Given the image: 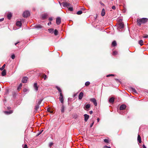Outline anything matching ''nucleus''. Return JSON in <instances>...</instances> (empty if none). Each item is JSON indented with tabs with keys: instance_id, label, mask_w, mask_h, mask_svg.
I'll use <instances>...</instances> for the list:
<instances>
[{
	"instance_id": "obj_1",
	"label": "nucleus",
	"mask_w": 148,
	"mask_h": 148,
	"mask_svg": "<svg viewBox=\"0 0 148 148\" xmlns=\"http://www.w3.org/2000/svg\"><path fill=\"white\" fill-rule=\"evenodd\" d=\"M148 19L146 18H142L137 19V24L138 25H140L142 24L145 23L148 21Z\"/></svg>"
},
{
	"instance_id": "obj_2",
	"label": "nucleus",
	"mask_w": 148,
	"mask_h": 148,
	"mask_svg": "<svg viewBox=\"0 0 148 148\" xmlns=\"http://www.w3.org/2000/svg\"><path fill=\"white\" fill-rule=\"evenodd\" d=\"M59 3L61 6L62 5L64 7L68 8V7L71 6V4L66 2H63L62 3L59 2Z\"/></svg>"
},
{
	"instance_id": "obj_3",
	"label": "nucleus",
	"mask_w": 148,
	"mask_h": 148,
	"mask_svg": "<svg viewBox=\"0 0 148 148\" xmlns=\"http://www.w3.org/2000/svg\"><path fill=\"white\" fill-rule=\"evenodd\" d=\"M30 15L29 12L28 11H26L24 12L23 14V16L24 17L27 18Z\"/></svg>"
},
{
	"instance_id": "obj_4",
	"label": "nucleus",
	"mask_w": 148,
	"mask_h": 148,
	"mask_svg": "<svg viewBox=\"0 0 148 148\" xmlns=\"http://www.w3.org/2000/svg\"><path fill=\"white\" fill-rule=\"evenodd\" d=\"M60 97H59V100L62 103H64V99L63 98V95H62V92H61L60 93Z\"/></svg>"
},
{
	"instance_id": "obj_5",
	"label": "nucleus",
	"mask_w": 148,
	"mask_h": 148,
	"mask_svg": "<svg viewBox=\"0 0 148 148\" xmlns=\"http://www.w3.org/2000/svg\"><path fill=\"white\" fill-rule=\"evenodd\" d=\"M90 101L94 103V105L95 106H97V102L96 100L94 98H91L90 99Z\"/></svg>"
},
{
	"instance_id": "obj_6",
	"label": "nucleus",
	"mask_w": 148,
	"mask_h": 148,
	"mask_svg": "<svg viewBox=\"0 0 148 148\" xmlns=\"http://www.w3.org/2000/svg\"><path fill=\"white\" fill-rule=\"evenodd\" d=\"M61 22V19L60 17H58L56 19V23L57 25H59Z\"/></svg>"
},
{
	"instance_id": "obj_7",
	"label": "nucleus",
	"mask_w": 148,
	"mask_h": 148,
	"mask_svg": "<svg viewBox=\"0 0 148 148\" xmlns=\"http://www.w3.org/2000/svg\"><path fill=\"white\" fill-rule=\"evenodd\" d=\"M28 78L27 77H24L22 80V82L23 83H26L27 81Z\"/></svg>"
},
{
	"instance_id": "obj_8",
	"label": "nucleus",
	"mask_w": 148,
	"mask_h": 148,
	"mask_svg": "<svg viewBox=\"0 0 148 148\" xmlns=\"http://www.w3.org/2000/svg\"><path fill=\"white\" fill-rule=\"evenodd\" d=\"M84 121L85 122H86L89 119V116L88 115L85 114H84Z\"/></svg>"
},
{
	"instance_id": "obj_9",
	"label": "nucleus",
	"mask_w": 148,
	"mask_h": 148,
	"mask_svg": "<svg viewBox=\"0 0 148 148\" xmlns=\"http://www.w3.org/2000/svg\"><path fill=\"white\" fill-rule=\"evenodd\" d=\"M84 94L82 92H80L78 98L80 100L82 99L83 96Z\"/></svg>"
},
{
	"instance_id": "obj_10",
	"label": "nucleus",
	"mask_w": 148,
	"mask_h": 148,
	"mask_svg": "<svg viewBox=\"0 0 148 148\" xmlns=\"http://www.w3.org/2000/svg\"><path fill=\"white\" fill-rule=\"evenodd\" d=\"M34 87L36 91H37L38 90V87L37 86V84L35 83L34 84Z\"/></svg>"
},
{
	"instance_id": "obj_11",
	"label": "nucleus",
	"mask_w": 148,
	"mask_h": 148,
	"mask_svg": "<svg viewBox=\"0 0 148 148\" xmlns=\"http://www.w3.org/2000/svg\"><path fill=\"white\" fill-rule=\"evenodd\" d=\"M117 45V43L116 41L114 40L112 43L111 46L112 47H115Z\"/></svg>"
},
{
	"instance_id": "obj_12",
	"label": "nucleus",
	"mask_w": 148,
	"mask_h": 148,
	"mask_svg": "<svg viewBox=\"0 0 148 148\" xmlns=\"http://www.w3.org/2000/svg\"><path fill=\"white\" fill-rule=\"evenodd\" d=\"M114 101V98L113 97L110 98L109 100V102L110 103H113Z\"/></svg>"
},
{
	"instance_id": "obj_13",
	"label": "nucleus",
	"mask_w": 148,
	"mask_h": 148,
	"mask_svg": "<svg viewBox=\"0 0 148 148\" xmlns=\"http://www.w3.org/2000/svg\"><path fill=\"white\" fill-rule=\"evenodd\" d=\"M16 25L17 26L21 27L22 25V23L21 21H18L16 23Z\"/></svg>"
},
{
	"instance_id": "obj_14",
	"label": "nucleus",
	"mask_w": 148,
	"mask_h": 148,
	"mask_svg": "<svg viewBox=\"0 0 148 148\" xmlns=\"http://www.w3.org/2000/svg\"><path fill=\"white\" fill-rule=\"evenodd\" d=\"M65 107L63 104L62 105L61 109V112L62 113H63L64 111Z\"/></svg>"
},
{
	"instance_id": "obj_15",
	"label": "nucleus",
	"mask_w": 148,
	"mask_h": 148,
	"mask_svg": "<svg viewBox=\"0 0 148 148\" xmlns=\"http://www.w3.org/2000/svg\"><path fill=\"white\" fill-rule=\"evenodd\" d=\"M126 107V106L125 104H122L121 105V110L125 109Z\"/></svg>"
},
{
	"instance_id": "obj_16",
	"label": "nucleus",
	"mask_w": 148,
	"mask_h": 148,
	"mask_svg": "<svg viewBox=\"0 0 148 148\" xmlns=\"http://www.w3.org/2000/svg\"><path fill=\"white\" fill-rule=\"evenodd\" d=\"M42 101V100L41 99H39L37 100L36 101V104L40 105L41 104Z\"/></svg>"
},
{
	"instance_id": "obj_17",
	"label": "nucleus",
	"mask_w": 148,
	"mask_h": 148,
	"mask_svg": "<svg viewBox=\"0 0 148 148\" xmlns=\"http://www.w3.org/2000/svg\"><path fill=\"white\" fill-rule=\"evenodd\" d=\"M105 10H104V9H103L102 10V11H101V15L102 16H103L105 15Z\"/></svg>"
},
{
	"instance_id": "obj_18",
	"label": "nucleus",
	"mask_w": 148,
	"mask_h": 148,
	"mask_svg": "<svg viewBox=\"0 0 148 148\" xmlns=\"http://www.w3.org/2000/svg\"><path fill=\"white\" fill-rule=\"evenodd\" d=\"M137 140L139 143H141V138L140 135L138 134L137 138Z\"/></svg>"
},
{
	"instance_id": "obj_19",
	"label": "nucleus",
	"mask_w": 148,
	"mask_h": 148,
	"mask_svg": "<svg viewBox=\"0 0 148 148\" xmlns=\"http://www.w3.org/2000/svg\"><path fill=\"white\" fill-rule=\"evenodd\" d=\"M4 112L6 114H9L12 113L13 111L12 110H10L9 111H5Z\"/></svg>"
},
{
	"instance_id": "obj_20",
	"label": "nucleus",
	"mask_w": 148,
	"mask_h": 148,
	"mask_svg": "<svg viewBox=\"0 0 148 148\" xmlns=\"http://www.w3.org/2000/svg\"><path fill=\"white\" fill-rule=\"evenodd\" d=\"M12 16V14L11 13H8L7 15V17L10 20Z\"/></svg>"
},
{
	"instance_id": "obj_21",
	"label": "nucleus",
	"mask_w": 148,
	"mask_h": 148,
	"mask_svg": "<svg viewBox=\"0 0 148 148\" xmlns=\"http://www.w3.org/2000/svg\"><path fill=\"white\" fill-rule=\"evenodd\" d=\"M90 104H87L85 105V107L84 108L85 110H86V108L89 109L90 108Z\"/></svg>"
},
{
	"instance_id": "obj_22",
	"label": "nucleus",
	"mask_w": 148,
	"mask_h": 148,
	"mask_svg": "<svg viewBox=\"0 0 148 148\" xmlns=\"http://www.w3.org/2000/svg\"><path fill=\"white\" fill-rule=\"evenodd\" d=\"M39 108V105H38L36 104V105L35 106L34 109L36 111V112L38 111V109Z\"/></svg>"
},
{
	"instance_id": "obj_23",
	"label": "nucleus",
	"mask_w": 148,
	"mask_h": 148,
	"mask_svg": "<svg viewBox=\"0 0 148 148\" xmlns=\"http://www.w3.org/2000/svg\"><path fill=\"white\" fill-rule=\"evenodd\" d=\"M6 74V71L5 70H4L2 72L1 75L2 76H4Z\"/></svg>"
},
{
	"instance_id": "obj_24",
	"label": "nucleus",
	"mask_w": 148,
	"mask_h": 148,
	"mask_svg": "<svg viewBox=\"0 0 148 148\" xmlns=\"http://www.w3.org/2000/svg\"><path fill=\"white\" fill-rule=\"evenodd\" d=\"M22 86V84L21 83L18 86L17 88V90L18 91H20V90L21 89Z\"/></svg>"
},
{
	"instance_id": "obj_25",
	"label": "nucleus",
	"mask_w": 148,
	"mask_h": 148,
	"mask_svg": "<svg viewBox=\"0 0 148 148\" xmlns=\"http://www.w3.org/2000/svg\"><path fill=\"white\" fill-rule=\"evenodd\" d=\"M116 28L119 30V31H120V23H119L118 25H117L116 26Z\"/></svg>"
},
{
	"instance_id": "obj_26",
	"label": "nucleus",
	"mask_w": 148,
	"mask_h": 148,
	"mask_svg": "<svg viewBox=\"0 0 148 148\" xmlns=\"http://www.w3.org/2000/svg\"><path fill=\"white\" fill-rule=\"evenodd\" d=\"M139 44L141 45L142 46L143 45V41L142 40H140L139 41Z\"/></svg>"
},
{
	"instance_id": "obj_27",
	"label": "nucleus",
	"mask_w": 148,
	"mask_h": 148,
	"mask_svg": "<svg viewBox=\"0 0 148 148\" xmlns=\"http://www.w3.org/2000/svg\"><path fill=\"white\" fill-rule=\"evenodd\" d=\"M131 89L132 90V91L134 93H137L136 90V89L133 88H131Z\"/></svg>"
},
{
	"instance_id": "obj_28",
	"label": "nucleus",
	"mask_w": 148,
	"mask_h": 148,
	"mask_svg": "<svg viewBox=\"0 0 148 148\" xmlns=\"http://www.w3.org/2000/svg\"><path fill=\"white\" fill-rule=\"evenodd\" d=\"M47 15L46 14H43L42 16V18L43 19H45L47 17Z\"/></svg>"
},
{
	"instance_id": "obj_29",
	"label": "nucleus",
	"mask_w": 148,
	"mask_h": 148,
	"mask_svg": "<svg viewBox=\"0 0 148 148\" xmlns=\"http://www.w3.org/2000/svg\"><path fill=\"white\" fill-rule=\"evenodd\" d=\"M69 7L68 8V10L70 11H72L73 10V7H72L71 6H69Z\"/></svg>"
},
{
	"instance_id": "obj_30",
	"label": "nucleus",
	"mask_w": 148,
	"mask_h": 148,
	"mask_svg": "<svg viewBox=\"0 0 148 148\" xmlns=\"http://www.w3.org/2000/svg\"><path fill=\"white\" fill-rule=\"evenodd\" d=\"M122 19L121 18V29L123 28L124 27V24L123 22H121Z\"/></svg>"
},
{
	"instance_id": "obj_31",
	"label": "nucleus",
	"mask_w": 148,
	"mask_h": 148,
	"mask_svg": "<svg viewBox=\"0 0 148 148\" xmlns=\"http://www.w3.org/2000/svg\"><path fill=\"white\" fill-rule=\"evenodd\" d=\"M56 88H57V89L58 90V91L60 92V93L61 92H62V90L60 87L58 86H56Z\"/></svg>"
},
{
	"instance_id": "obj_32",
	"label": "nucleus",
	"mask_w": 148,
	"mask_h": 148,
	"mask_svg": "<svg viewBox=\"0 0 148 148\" xmlns=\"http://www.w3.org/2000/svg\"><path fill=\"white\" fill-rule=\"evenodd\" d=\"M50 33H52L53 32V29L52 28H50L48 29Z\"/></svg>"
},
{
	"instance_id": "obj_33",
	"label": "nucleus",
	"mask_w": 148,
	"mask_h": 148,
	"mask_svg": "<svg viewBox=\"0 0 148 148\" xmlns=\"http://www.w3.org/2000/svg\"><path fill=\"white\" fill-rule=\"evenodd\" d=\"M42 77L44 78V80H46L47 78V76L45 74H43L42 76Z\"/></svg>"
},
{
	"instance_id": "obj_34",
	"label": "nucleus",
	"mask_w": 148,
	"mask_h": 148,
	"mask_svg": "<svg viewBox=\"0 0 148 148\" xmlns=\"http://www.w3.org/2000/svg\"><path fill=\"white\" fill-rule=\"evenodd\" d=\"M36 27L37 28H41L42 27L40 25H36Z\"/></svg>"
},
{
	"instance_id": "obj_35",
	"label": "nucleus",
	"mask_w": 148,
	"mask_h": 148,
	"mask_svg": "<svg viewBox=\"0 0 148 148\" xmlns=\"http://www.w3.org/2000/svg\"><path fill=\"white\" fill-rule=\"evenodd\" d=\"M5 64H4V65H3V66L0 68V70L1 71H2L3 70V69H4L5 67Z\"/></svg>"
},
{
	"instance_id": "obj_36",
	"label": "nucleus",
	"mask_w": 148,
	"mask_h": 148,
	"mask_svg": "<svg viewBox=\"0 0 148 148\" xmlns=\"http://www.w3.org/2000/svg\"><path fill=\"white\" fill-rule=\"evenodd\" d=\"M117 51H113V53H112V55H114V56L116 55H117Z\"/></svg>"
},
{
	"instance_id": "obj_37",
	"label": "nucleus",
	"mask_w": 148,
	"mask_h": 148,
	"mask_svg": "<svg viewBox=\"0 0 148 148\" xmlns=\"http://www.w3.org/2000/svg\"><path fill=\"white\" fill-rule=\"evenodd\" d=\"M82 13V12L81 10H79L77 12V14L78 15H80Z\"/></svg>"
},
{
	"instance_id": "obj_38",
	"label": "nucleus",
	"mask_w": 148,
	"mask_h": 148,
	"mask_svg": "<svg viewBox=\"0 0 148 148\" xmlns=\"http://www.w3.org/2000/svg\"><path fill=\"white\" fill-rule=\"evenodd\" d=\"M54 34L55 35H57L58 34V31L56 29H55L54 32Z\"/></svg>"
},
{
	"instance_id": "obj_39",
	"label": "nucleus",
	"mask_w": 148,
	"mask_h": 148,
	"mask_svg": "<svg viewBox=\"0 0 148 148\" xmlns=\"http://www.w3.org/2000/svg\"><path fill=\"white\" fill-rule=\"evenodd\" d=\"M117 111H118V112L120 114V106H119L118 107V108H117Z\"/></svg>"
},
{
	"instance_id": "obj_40",
	"label": "nucleus",
	"mask_w": 148,
	"mask_h": 148,
	"mask_svg": "<svg viewBox=\"0 0 148 148\" xmlns=\"http://www.w3.org/2000/svg\"><path fill=\"white\" fill-rule=\"evenodd\" d=\"M90 84V83L89 82H87L85 83V85L86 86H88Z\"/></svg>"
},
{
	"instance_id": "obj_41",
	"label": "nucleus",
	"mask_w": 148,
	"mask_h": 148,
	"mask_svg": "<svg viewBox=\"0 0 148 148\" xmlns=\"http://www.w3.org/2000/svg\"><path fill=\"white\" fill-rule=\"evenodd\" d=\"M104 142L106 143H109V140L108 139H105L104 140Z\"/></svg>"
},
{
	"instance_id": "obj_42",
	"label": "nucleus",
	"mask_w": 148,
	"mask_h": 148,
	"mask_svg": "<svg viewBox=\"0 0 148 148\" xmlns=\"http://www.w3.org/2000/svg\"><path fill=\"white\" fill-rule=\"evenodd\" d=\"M123 8L124 9V10H123V12H124V13H125V12H126V9L125 8V5H124L123 6Z\"/></svg>"
},
{
	"instance_id": "obj_43",
	"label": "nucleus",
	"mask_w": 148,
	"mask_h": 148,
	"mask_svg": "<svg viewBox=\"0 0 148 148\" xmlns=\"http://www.w3.org/2000/svg\"><path fill=\"white\" fill-rule=\"evenodd\" d=\"M47 111L51 113H52L53 112V111L50 110V108H48L47 109Z\"/></svg>"
},
{
	"instance_id": "obj_44",
	"label": "nucleus",
	"mask_w": 148,
	"mask_h": 148,
	"mask_svg": "<svg viewBox=\"0 0 148 148\" xmlns=\"http://www.w3.org/2000/svg\"><path fill=\"white\" fill-rule=\"evenodd\" d=\"M114 76V75L112 74H109V75H107L106 76V77H110V76Z\"/></svg>"
},
{
	"instance_id": "obj_45",
	"label": "nucleus",
	"mask_w": 148,
	"mask_h": 148,
	"mask_svg": "<svg viewBox=\"0 0 148 148\" xmlns=\"http://www.w3.org/2000/svg\"><path fill=\"white\" fill-rule=\"evenodd\" d=\"M11 58L13 59H14L15 58V56L13 54L12 55Z\"/></svg>"
},
{
	"instance_id": "obj_46",
	"label": "nucleus",
	"mask_w": 148,
	"mask_h": 148,
	"mask_svg": "<svg viewBox=\"0 0 148 148\" xmlns=\"http://www.w3.org/2000/svg\"><path fill=\"white\" fill-rule=\"evenodd\" d=\"M103 148H111V147H108L106 145H105L103 147Z\"/></svg>"
},
{
	"instance_id": "obj_47",
	"label": "nucleus",
	"mask_w": 148,
	"mask_h": 148,
	"mask_svg": "<svg viewBox=\"0 0 148 148\" xmlns=\"http://www.w3.org/2000/svg\"><path fill=\"white\" fill-rule=\"evenodd\" d=\"M94 121H93L92 123L90 125V127H91L93 125V124L94 123Z\"/></svg>"
},
{
	"instance_id": "obj_48",
	"label": "nucleus",
	"mask_w": 148,
	"mask_h": 148,
	"mask_svg": "<svg viewBox=\"0 0 148 148\" xmlns=\"http://www.w3.org/2000/svg\"><path fill=\"white\" fill-rule=\"evenodd\" d=\"M143 38H148V35H146L144 36H143Z\"/></svg>"
},
{
	"instance_id": "obj_49",
	"label": "nucleus",
	"mask_w": 148,
	"mask_h": 148,
	"mask_svg": "<svg viewBox=\"0 0 148 148\" xmlns=\"http://www.w3.org/2000/svg\"><path fill=\"white\" fill-rule=\"evenodd\" d=\"M53 144V143H50L49 144V146L51 147L52 145Z\"/></svg>"
},
{
	"instance_id": "obj_50",
	"label": "nucleus",
	"mask_w": 148,
	"mask_h": 148,
	"mask_svg": "<svg viewBox=\"0 0 148 148\" xmlns=\"http://www.w3.org/2000/svg\"><path fill=\"white\" fill-rule=\"evenodd\" d=\"M112 9L113 10H115L116 9V7L115 6H113L112 7Z\"/></svg>"
},
{
	"instance_id": "obj_51",
	"label": "nucleus",
	"mask_w": 148,
	"mask_h": 148,
	"mask_svg": "<svg viewBox=\"0 0 148 148\" xmlns=\"http://www.w3.org/2000/svg\"><path fill=\"white\" fill-rule=\"evenodd\" d=\"M23 148H27V145H25L23 147Z\"/></svg>"
},
{
	"instance_id": "obj_52",
	"label": "nucleus",
	"mask_w": 148,
	"mask_h": 148,
	"mask_svg": "<svg viewBox=\"0 0 148 148\" xmlns=\"http://www.w3.org/2000/svg\"><path fill=\"white\" fill-rule=\"evenodd\" d=\"M53 20V18L52 17H50L49 18V20L50 21H51Z\"/></svg>"
},
{
	"instance_id": "obj_53",
	"label": "nucleus",
	"mask_w": 148,
	"mask_h": 148,
	"mask_svg": "<svg viewBox=\"0 0 148 148\" xmlns=\"http://www.w3.org/2000/svg\"><path fill=\"white\" fill-rule=\"evenodd\" d=\"M42 131L41 132H39L38 134H37V136H39L40 134L41 133Z\"/></svg>"
},
{
	"instance_id": "obj_54",
	"label": "nucleus",
	"mask_w": 148,
	"mask_h": 148,
	"mask_svg": "<svg viewBox=\"0 0 148 148\" xmlns=\"http://www.w3.org/2000/svg\"><path fill=\"white\" fill-rule=\"evenodd\" d=\"M143 148H147L145 145H143Z\"/></svg>"
},
{
	"instance_id": "obj_55",
	"label": "nucleus",
	"mask_w": 148,
	"mask_h": 148,
	"mask_svg": "<svg viewBox=\"0 0 148 148\" xmlns=\"http://www.w3.org/2000/svg\"><path fill=\"white\" fill-rule=\"evenodd\" d=\"M3 20H4V18H1V19H0V22L2 21H3Z\"/></svg>"
},
{
	"instance_id": "obj_56",
	"label": "nucleus",
	"mask_w": 148,
	"mask_h": 148,
	"mask_svg": "<svg viewBox=\"0 0 148 148\" xmlns=\"http://www.w3.org/2000/svg\"><path fill=\"white\" fill-rule=\"evenodd\" d=\"M92 112H93L92 111H91L89 112V113L90 114H92Z\"/></svg>"
},
{
	"instance_id": "obj_57",
	"label": "nucleus",
	"mask_w": 148,
	"mask_h": 148,
	"mask_svg": "<svg viewBox=\"0 0 148 148\" xmlns=\"http://www.w3.org/2000/svg\"><path fill=\"white\" fill-rule=\"evenodd\" d=\"M51 24V22H49L48 23V25H50Z\"/></svg>"
},
{
	"instance_id": "obj_58",
	"label": "nucleus",
	"mask_w": 148,
	"mask_h": 148,
	"mask_svg": "<svg viewBox=\"0 0 148 148\" xmlns=\"http://www.w3.org/2000/svg\"><path fill=\"white\" fill-rule=\"evenodd\" d=\"M100 3L101 5H104V4L103 3L101 2H100Z\"/></svg>"
},
{
	"instance_id": "obj_59",
	"label": "nucleus",
	"mask_w": 148,
	"mask_h": 148,
	"mask_svg": "<svg viewBox=\"0 0 148 148\" xmlns=\"http://www.w3.org/2000/svg\"><path fill=\"white\" fill-rule=\"evenodd\" d=\"M97 122H98L99 121V118H98L97 119Z\"/></svg>"
},
{
	"instance_id": "obj_60",
	"label": "nucleus",
	"mask_w": 148,
	"mask_h": 148,
	"mask_svg": "<svg viewBox=\"0 0 148 148\" xmlns=\"http://www.w3.org/2000/svg\"><path fill=\"white\" fill-rule=\"evenodd\" d=\"M19 43V42H17L16 43H15V45H16L17 44Z\"/></svg>"
},
{
	"instance_id": "obj_61",
	"label": "nucleus",
	"mask_w": 148,
	"mask_h": 148,
	"mask_svg": "<svg viewBox=\"0 0 148 148\" xmlns=\"http://www.w3.org/2000/svg\"><path fill=\"white\" fill-rule=\"evenodd\" d=\"M24 91V92H25L26 91V89H25L24 90H23Z\"/></svg>"
},
{
	"instance_id": "obj_62",
	"label": "nucleus",
	"mask_w": 148,
	"mask_h": 148,
	"mask_svg": "<svg viewBox=\"0 0 148 148\" xmlns=\"http://www.w3.org/2000/svg\"><path fill=\"white\" fill-rule=\"evenodd\" d=\"M123 114V113H122V112L121 111V114Z\"/></svg>"
}]
</instances>
